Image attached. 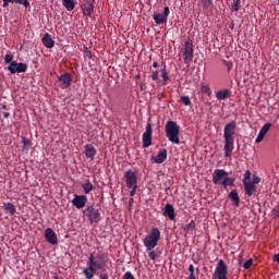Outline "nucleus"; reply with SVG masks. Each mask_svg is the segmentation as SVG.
Segmentation results:
<instances>
[{
    "label": "nucleus",
    "mask_w": 279,
    "mask_h": 279,
    "mask_svg": "<svg viewBox=\"0 0 279 279\" xmlns=\"http://www.w3.org/2000/svg\"><path fill=\"white\" fill-rule=\"evenodd\" d=\"M104 271L106 269V259H104V254H98L95 257V254L90 253L88 260H87V267L83 269V274L86 279H93L95 278V274L97 271Z\"/></svg>",
    "instance_id": "f257e3e1"
},
{
    "label": "nucleus",
    "mask_w": 279,
    "mask_h": 279,
    "mask_svg": "<svg viewBox=\"0 0 279 279\" xmlns=\"http://www.w3.org/2000/svg\"><path fill=\"white\" fill-rule=\"evenodd\" d=\"M234 136H236V121H231L225 125L223 138H225V158H230L232 151H234Z\"/></svg>",
    "instance_id": "f03ea898"
},
{
    "label": "nucleus",
    "mask_w": 279,
    "mask_h": 279,
    "mask_svg": "<svg viewBox=\"0 0 279 279\" xmlns=\"http://www.w3.org/2000/svg\"><path fill=\"white\" fill-rule=\"evenodd\" d=\"M166 137L173 145H180V124L173 120H169L165 126Z\"/></svg>",
    "instance_id": "7ed1b4c3"
},
{
    "label": "nucleus",
    "mask_w": 279,
    "mask_h": 279,
    "mask_svg": "<svg viewBox=\"0 0 279 279\" xmlns=\"http://www.w3.org/2000/svg\"><path fill=\"white\" fill-rule=\"evenodd\" d=\"M160 241V229L154 227L148 235H146L143 240L144 247H146L147 252H151L155 247L158 246V242Z\"/></svg>",
    "instance_id": "20e7f679"
},
{
    "label": "nucleus",
    "mask_w": 279,
    "mask_h": 279,
    "mask_svg": "<svg viewBox=\"0 0 279 279\" xmlns=\"http://www.w3.org/2000/svg\"><path fill=\"white\" fill-rule=\"evenodd\" d=\"M213 279H228V265L223 259L218 260Z\"/></svg>",
    "instance_id": "39448f33"
},
{
    "label": "nucleus",
    "mask_w": 279,
    "mask_h": 279,
    "mask_svg": "<svg viewBox=\"0 0 279 279\" xmlns=\"http://www.w3.org/2000/svg\"><path fill=\"white\" fill-rule=\"evenodd\" d=\"M83 215L87 217L90 223H99V221H101V214H99V209H95L94 206H87Z\"/></svg>",
    "instance_id": "423d86ee"
},
{
    "label": "nucleus",
    "mask_w": 279,
    "mask_h": 279,
    "mask_svg": "<svg viewBox=\"0 0 279 279\" xmlns=\"http://www.w3.org/2000/svg\"><path fill=\"white\" fill-rule=\"evenodd\" d=\"M126 187L138 186V171L126 170L124 173Z\"/></svg>",
    "instance_id": "0eeeda50"
},
{
    "label": "nucleus",
    "mask_w": 279,
    "mask_h": 279,
    "mask_svg": "<svg viewBox=\"0 0 279 279\" xmlns=\"http://www.w3.org/2000/svg\"><path fill=\"white\" fill-rule=\"evenodd\" d=\"M8 71L14 75L16 73H25V71H27V65L23 62H16V61H13L9 64L8 66Z\"/></svg>",
    "instance_id": "6e6552de"
},
{
    "label": "nucleus",
    "mask_w": 279,
    "mask_h": 279,
    "mask_svg": "<svg viewBox=\"0 0 279 279\" xmlns=\"http://www.w3.org/2000/svg\"><path fill=\"white\" fill-rule=\"evenodd\" d=\"M193 41L191 39H189L186 43H185V46H184V52H183V56H184V62L185 64H189L190 62H193Z\"/></svg>",
    "instance_id": "1a4fd4ad"
},
{
    "label": "nucleus",
    "mask_w": 279,
    "mask_h": 279,
    "mask_svg": "<svg viewBox=\"0 0 279 279\" xmlns=\"http://www.w3.org/2000/svg\"><path fill=\"white\" fill-rule=\"evenodd\" d=\"M154 130L151 129V123L147 122L146 131L142 135L143 147L147 148L151 146V134Z\"/></svg>",
    "instance_id": "9d476101"
},
{
    "label": "nucleus",
    "mask_w": 279,
    "mask_h": 279,
    "mask_svg": "<svg viewBox=\"0 0 279 279\" xmlns=\"http://www.w3.org/2000/svg\"><path fill=\"white\" fill-rule=\"evenodd\" d=\"M59 88H62V90L69 88L71 84L73 83V77L69 73H63L59 76Z\"/></svg>",
    "instance_id": "9b49d317"
},
{
    "label": "nucleus",
    "mask_w": 279,
    "mask_h": 279,
    "mask_svg": "<svg viewBox=\"0 0 279 279\" xmlns=\"http://www.w3.org/2000/svg\"><path fill=\"white\" fill-rule=\"evenodd\" d=\"M169 7L163 8V13H155L154 14V21L157 25H162L167 23L168 17H169Z\"/></svg>",
    "instance_id": "f8f14e48"
},
{
    "label": "nucleus",
    "mask_w": 279,
    "mask_h": 279,
    "mask_svg": "<svg viewBox=\"0 0 279 279\" xmlns=\"http://www.w3.org/2000/svg\"><path fill=\"white\" fill-rule=\"evenodd\" d=\"M86 202H88V198L86 197V195L75 194L74 198L72 199L73 206H75V208H77L78 210H82V208L86 206Z\"/></svg>",
    "instance_id": "ddd939ff"
},
{
    "label": "nucleus",
    "mask_w": 279,
    "mask_h": 279,
    "mask_svg": "<svg viewBox=\"0 0 279 279\" xmlns=\"http://www.w3.org/2000/svg\"><path fill=\"white\" fill-rule=\"evenodd\" d=\"M45 239L47 243H50V245H58V235L56 234V231H53V229H45Z\"/></svg>",
    "instance_id": "4468645a"
},
{
    "label": "nucleus",
    "mask_w": 279,
    "mask_h": 279,
    "mask_svg": "<svg viewBox=\"0 0 279 279\" xmlns=\"http://www.w3.org/2000/svg\"><path fill=\"white\" fill-rule=\"evenodd\" d=\"M228 172L223 169H216L213 173V182L215 184H221V182L227 178Z\"/></svg>",
    "instance_id": "2eb2a0df"
},
{
    "label": "nucleus",
    "mask_w": 279,
    "mask_h": 279,
    "mask_svg": "<svg viewBox=\"0 0 279 279\" xmlns=\"http://www.w3.org/2000/svg\"><path fill=\"white\" fill-rule=\"evenodd\" d=\"M243 185H244L245 195H247V197H252V195H256L257 193L256 184H254L251 181L243 180Z\"/></svg>",
    "instance_id": "dca6fc26"
},
{
    "label": "nucleus",
    "mask_w": 279,
    "mask_h": 279,
    "mask_svg": "<svg viewBox=\"0 0 279 279\" xmlns=\"http://www.w3.org/2000/svg\"><path fill=\"white\" fill-rule=\"evenodd\" d=\"M163 217H168L170 221H175V208H173V205L166 204L163 207Z\"/></svg>",
    "instance_id": "f3484780"
},
{
    "label": "nucleus",
    "mask_w": 279,
    "mask_h": 279,
    "mask_svg": "<svg viewBox=\"0 0 279 279\" xmlns=\"http://www.w3.org/2000/svg\"><path fill=\"white\" fill-rule=\"evenodd\" d=\"M271 130V123H266L264 126L260 129L257 137L255 138V143H262L263 138L267 135V133Z\"/></svg>",
    "instance_id": "a211bd4d"
},
{
    "label": "nucleus",
    "mask_w": 279,
    "mask_h": 279,
    "mask_svg": "<svg viewBox=\"0 0 279 279\" xmlns=\"http://www.w3.org/2000/svg\"><path fill=\"white\" fill-rule=\"evenodd\" d=\"M95 10V5L90 1H86L82 5V12L84 16H92Z\"/></svg>",
    "instance_id": "6ab92c4d"
},
{
    "label": "nucleus",
    "mask_w": 279,
    "mask_h": 279,
    "mask_svg": "<svg viewBox=\"0 0 279 279\" xmlns=\"http://www.w3.org/2000/svg\"><path fill=\"white\" fill-rule=\"evenodd\" d=\"M167 160V149L162 148L159 150L158 155L153 158V162L156 165H162Z\"/></svg>",
    "instance_id": "aec40b11"
},
{
    "label": "nucleus",
    "mask_w": 279,
    "mask_h": 279,
    "mask_svg": "<svg viewBox=\"0 0 279 279\" xmlns=\"http://www.w3.org/2000/svg\"><path fill=\"white\" fill-rule=\"evenodd\" d=\"M41 41L47 49H53V45H56V41L53 40V38H51V35L49 33H46L44 35V37L41 38Z\"/></svg>",
    "instance_id": "412c9836"
},
{
    "label": "nucleus",
    "mask_w": 279,
    "mask_h": 279,
    "mask_svg": "<svg viewBox=\"0 0 279 279\" xmlns=\"http://www.w3.org/2000/svg\"><path fill=\"white\" fill-rule=\"evenodd\" d=\"M3 8H8L10 3H17L19 5H24V8H29V0H2Z\"/></svg>",
    "instance_id": "4be33fe9"
},
{
    "label": "nucleus",
    "mask_w": 279,
    "mask_h": 279,
    "mask_svg": "<svg viewBox=\"0 0 279 279\" xmlns=\"http://www.w3.org/2000/svg\"><path fill=\"white\" fill-rule=\"evenodd\" d=\"M97 154V149H95V146L87 144L85 145V156L86 158H95Z\"/></svg>",
    "instance_id": "5701e85b"
},
{
    "label": "nucleus",
    "mask_w": 279,
    "mask_h": 279,
    "mask_svg": "<svg viewBox=\"0 0 279 279\" xmlns=\"http://www.w3.org/2000/svg\"><path fill=\"white\" fill-rule=\"evenodd\" d=\"M229 199L232 201L233 206H239V204H241V198L239 197V192H236V190H232L229 193Z\"/></svg>",
    "instance_id": "b1692460"
},
{
    "label": "nucleus",
    "mask_w": 279,
    "mask_h": 279,
    "mask_svg": "<svg viewBox=\"0 0 279 279\" xmlns=\"http://www.w3.org/2000/svg\"><path fill=\"white\" fill-rule=\"evenodd\" d=\"M216 97L219 101H223L230 97V90L222 89L216 93Z\"/></svg>",
    "instance_id": "393cba45"
},
{
    "label": "nucleus",
    "mask_w": 279,
    "mask_h": 279,
    "mask_svg": "<svg viewBox=\"0 0 279 279\" xmlns=\"http://www.w3.org/2000/svg\"><path fill=\"white\" fill-rule=\"evenodd\" d=\"M62 5L68 12H73L75 10V0H62Z\"/></svg>",
    "instance_id": "a878e982"
},
{
    "label": "nucleus",
    "mask_w": 279,
    "mask_h": 279,
    "mask_svg": "<svg viewBox=\"0 0 279 279\" xmlns=\"http://www.w3.org/2000/svg\"><path fill=\"white\" fill-rule=\"evenodd\" d=\"M4 210L9 213V215H16V206L12 203H4L3 204Z\"/></svg>",
    "instance_id": "bb28decb"
},
{
    "label": "nucleus",
    "mask_w": 279,
    "mask_h": 279,
    "mask_svg": "<svg viewBox=\"0 0 279 279\" xmlns=\"http://www.w3.org/2000/svg\"><path fill=\"white\" fill-rule=\"evenodd\" d=\"M82 189H83L85 195H88V193H90V191H95V185H93V183H90V181L87 180L86 183L82 184Z\"/></svg>",
    "instance_id": "cd10ccee"
},
{
    "label": "nucleus",
    "mask_w": 279,
    "mask_h": 279,
    "mask_svg": "<svg viewBox=\"0 0 279 279\" xmlns=\"http://www.w3.org/2000/svg\"><path fill=\"white\" fill-rule=\"evenodd\" d=\"M220 184L225 189H228V186H234V179L228 177L227 174V178Z\"/></svg>",
    "instance_id": "c85d7f7f"
},
{
    "label": "nucleus",
    "mask_w": 279,
    "mask_h": 279,
    "mask_svg": "<svg viewBox=\"0 0 279 279\" xmlns=\"http://www.w3.org/2000/svg\"><path fill=\"white\" fill-rule=\"evenodd\" d=\"M239 8H241V0H233L231 4V11L239 12Z\"/></svg>",
    "instance_id": "c756f323"
},
{
    "label": "nucleus",
    "mask_w": 279,
    "mask_h": 279,
    "mask_svg": "<svg viewBox=\"0 0 279 279\" xmlns=\"http://www.w3.org/2000/svg\"><path fill=\"white\" fill-rule=\"evenodd\" d=\"M183 230H184V232H191V231L195 230V221L192 220L190 223L185 225L183 227Z\"/></svg>",
    "instance_id": "7c9ffc66"
},
{
    "label": "nucleus",
    "mask_w": 279,
    "mask_h": 279,
    "mask_svg": "<svg viewBox=\"0 0 279 279\" xmlns=\"http://www.w3.org/2000/svg\"><path fill=\"white\" fill-rule=\"evenodd\" d=\"M189 271H190V276L186 279H197L195 277V266H193V264H190Z\"/></svg>",
    "instance_id": "2f4dec72"
},
{
    "label": "nucleus",
    "mask_w": 279,
    "mask_h": 279,
    "mask_svg": "<svg viewBox=\"0 0 279 279\" xmlns=\"http://www.w3.org/2000/svg\"><path fill=\"white\" fill-rule=\"evenodd\" d=\"M201 90L202 93H205V95H211L213 92L210 90V87L206 84L201 85Z\"/></svg>",
    "instance_id": "473e14b6"
},
{
    "label": "nucleus",
    "mask_w": 279,
    "mask_h": 279,
    "mask_svg": "<svg viewBox=\"0 0 279 279\" xmlns=\"http://www.w3.org/2000/svg\"><path fill=\"white\" fill-rule=\"evenodd\" d=\"M180 100L182 101L183 106H191V97H189V96H181Z\"/></svg>",
    "instance_id": "72a5a7b5"
},
{
    "label": "nucleus",
    "mask_w": 279,
    "mask_h": 279,
    "mask_svg": "<svg viewBox=\"0 0 279 279\" xmlns=\"http://www.w3.org/2000/svg\"><path fill=\"white\" fill-rule=\"evenodd\" d=\"M22 143L24 145V149H29L32 147V141L27 140V137H23Z\"/></svg>",
    "instance_id": "f704fd0d"
},
{
    "label": "nucleus",
    "mask_w": 279,
    "mask_h": 279,
    "mask_svg": "<svg viewBox=\"0 0 279 279\" xmlns=\"http://www.w3.org/2000/svg\"><path fill=\"white\" fill-rule=\"evenodd\" d=\"M202 5L205 10H208L213 7V1L211 0H202Z\"/></svg>",
    "instance_id": "c9c22d12"
},
{
    "label": "nucleus",
    "mask_w": 279,
    "mask_h": 279,
    "mask_svg": "<svg viewBox=\"0 0 279 279\" xmlns=\"http://www.w3.org/2000/svg\"><path fill=\"white\" fill-rule=\"evenodd\" d=\"M148 258H150V260H156V258H158V252L154 250L148 251Z\"/></svg>",
    "instance_id": "e433bc0d"
},
{
    "label": "nucleus",
    "mask_w": 279,
    "mask_h": 279,
    "mask_svg": "<svg viewBox=\"0 0 279 279\" xmlns=\"http://www.w3.org/2000/svg\"><path fill=\"white\" fill-rule=\"evenodd\" d=\"M12 60H14V56L13 54H10V53H7L5 56H4V62L7 63V64H12Z\"/></svg>",
    "instance_id": "4c0bfd02"
},
{
    "label": "nucleus",
    "mask_w": 279,
    "mask_h": 279,
    "mask_svg": "<svg viewBox=\"0 0 279 279\" xmlns=\"http://www.w3.org/2000/svg\"><path fill=\"white\" fill-rule=\"evenodd\" d=\"M161 77L163 82H167L169 80V73L167 72V68L161 69Z\"/></svg>",
    "instance_id": "58836bf2"
},
{
    "label": "nucleus",
    "mask_w": 279,
    "mask_h": 279,
    "mask_svg": "<svg viewBox=\"0 0 279 279\" xmlns=\"http://www.w3.org/2000/svg\"><path fill=\"white\" fill-rule=\"evenodd\" d=\"M126 189H131V191H130V196H131V197H134V195H136V191H137V189H138V185H133V186L126 187Z\"/></svg>",
    "instance_id": "ea45409f"
},
{
    "label": "nucleus",
    "mask_w": 279,
    "mask_h": 279,
    "mask_svg": "<svg viewBox=\"0 0 279 279\" xmlns=\"http://www.w3.org/2000/svg\"><path fill=\"white\" fill-rule=\"evenodd\" d=\"M254 260H252V258L247 259L244 264H243V267L245 269H250V267H252Z\"/></svg>",
    "instance_id": "a19ab883"
},
{
    "label": "nucleus",
    "mask_w": 279,
    "mask_h": 279,
    "mask_svg": "<svg viewBox=\"0 0 279 279\" xmlns=\"http://www.w3.org/2000/svg\"><path fill=\"white\" fill-rule=\"evenodd\" d=\"M122 279H135V278H134V275H132L131 271H126V272L123 275Z\"/></svg>",
    "instance_id": "79ce46f5"
},
{
    "label": "nucleus",
    "mask_w": 279,
    "mask_h": 279,
    "mask_svg": "<svg viewBox=\"0 0 279 279\" xmlns=\"http://www.w3.org/2000/svg\"><path fill=\"white\" fill-rule=\"evenodd\" d=\"M252 179V172H250V170H246L244 173V180L245 182H247V180Z\"/></svg>",
    "instance_id": "37998d69"
},
{
    "label": "nucleus",
    "mask_w": 279,
    "mask_h": 279,
    "mask_svg": "<svg viewBox=\"0 0 279 279\" xmlns=\"http://www.w3.org/2000/svg\"><path fill=\"white\" fill-rule=\"evenodd\" d=\"M225 66L227 68L228 71H232V61H225Z\"/></svg>",
    "instance_id": "c03bdc74"
},
{
    "label": "nucleus",
    "mask_w": 279,
    "mask_h": 279,
    "mask_svg": "<svg viewBox=\"0 0 279 279\" xmlns=\"http://www.w3.org/2000/svg\"><path fill=\"white\" fill-rule=\"evenodd\" d=\"M151 80L156 82L158 80V71L153 72Z\"/></svg>",
    "instance_id": "a18cd8bd"
},
{
    "label": "nucleus",
    "mask_w": 279,
    "mask_h": 279,
    "mask_svg": "<svg viewBox=\"0 0 279 279\" xmlns=\"http://www.w3.org/2000/svg\"><path fill=\"white\" fill-rule=\"evenodd\" d=\"M258 183H260V178L254 177L253 178V184H258Z\"/></svg>",
    "instance_id": "49530a36"
},
{
    "label": "nucleus",
    "mask_w": 279,
    "mask_h": 279,
    "mask_svg": "<svg viewBox=\"0 0 279 279\" xmlns=\"http://www.w3.org/2000/svg\"><path fill=\"white\" fill-rule=\"evenodd\" d=\"M99 279H108V274L101 272V274L99 275Z\"/></svg>",
    "instance_id": "de8ad7c7"
},
{
    "label": "nucleus",
    "mask_w": 279,
    "mask_h": 279,
    "mask_svg": "<svg viewBox=\"0 0 279 279\" xmlns=\"http://www.w3.org/2000/svg\"><path fill=\"white\" fill-rule=\"evenodd\" d=\"M153 66H154V69H158V61H155V62L153 63Z\"/></svg>",
    "instance_id": "09e8293b"
},
{
    "label": "nucleus",
    "mask_w": 279,
    "mask_h": 279,
    "mask_svg": "<svg viewBox=\"0 0 279 279\" xmlns=\"http://www.w3.org/2000/svg\"><path fill=\"white\" fill-rule=\"evenodd\" d=\"M3 117H4V119H8L10 117V112H4Z\"/></svg>",
    "instance_id": "8fccbe9b"
},
{
    "label": "nucleus",
    "mask_w": 279,
    "mask_h": 279,
    "mask_svg": "<svg viewBox=\"0 0 279 279\" xmlns=\"http://www.w3.org/2000/svg\"><path fill=\"white\" fill-rule=\"evenodd\" d=\"M129 204L132 206V204H134V198H130Z\"/></svg>",
    "instance_id": "3c124183"
},
{
    "label": "nucleus",
    "mask_w": 279,
    "mask_h": 279,
    "mask_svg": "<svg viewBox=\"0 0 279 279\" xmlns=\"http://www.w3.org/2000/svg\"><path fill=\"white\" fill-rule=\"evenodd\" d=\"M2 82H3V78H1V77H0V88H1V84H2Z\"/></svg>",
    "instance_id": "603ef678"
},
{
    "label": "nucleus",
    "mask_w": 279,
    "mask_h": 279,
    "mask_svg": "<svg viewBox=\"0 0 279 279\" xmlns=\"http://www.w3.org/2000/svg\"><path fill=\"white\" fill-rule=\"evenodd\" d=\"M2 108H3V110H5V106H3Z\"/></svg>",
    "instance_id": "864d4df0"
},
{
    "label": "nucleus",
    "mask_w": 279,
    "mask_h": 279,
    "mask_svg": "<svg viewBox=\"0 0 279 279\" xmlns=\"http://www.w3.org/2000/svg\"><path fill=\"white\" fill-rule=\"evenodd\" d=\"M0 265H1V255H0Z\"/></svg>",
    "instance_id": "5fc2aeb1"
},
{
    "label": "nucleus",
    "mask_w": 279,
    "mask_h": 279,
    "mask_svg": "<svg viewBox=\"0 0 279 279\" xmlns=\"http://www.w3.org/2000/svg\"><path fill=\"white\" fill-rule=\"evenodd\" d=\"M278 3H279V0H278Z\"/></svg>",
    "instance_id": "6e6d98bb"
}]
</instances>
